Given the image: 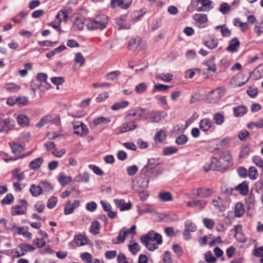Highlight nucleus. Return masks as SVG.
<instances>
[{"label": "nucleus", "mask_w": 263, "mask_h": 263, "mask_svg": "<svg viewBox=\"0 0 263 263\" xmlns=\"http://www.w3.org/2000/svg\"><path fill=\"white\" fill-rule=\"evenodd\" d=\"M137 125L135 121H126L124 124L119 127V130L121 133H124L133 130L137 128Z\"/></svg>", "instance_id": "nucleus-15"}, {"label": "nucleus", "mask_w": 263, "mask_h": 263, "mask_svg": "<svg viewBox=\"0 0 263 263\" xmlns=\"http://www.w3.org/2000/svg\"><path fill=\"white\" fill-rule=\"evenodd\" d=\"M74 210V209L72 206L71 201L70 200L67 201L64 208V214L69 215L73 212Z\"/></svg>", "instance_id": "nucleus-52"}, {"label": "nucleus", "mask_w": 263, "mask_h": 263, "mask_svg": "<svg viewBox=\"0 0 263 263\" xmlns=\"http://www.w3.org/2000/svg\"><path fill=\"white\" fill-rule=\"evenodd\" d=\"M44 162V159L42 157H39L32 160L29 164V167L31 170H36L39 168Z\"/></svg>", "instance_id": "nucleus-25"}, {"label": "nucleus", "mask_w": 263, "mask_h": 263, "mask_svg": "<svg viewBox=\"0 0 263 263\" xmlns=\"http://www.w3.org/2000/svg\"><path fill=\"white\" fill-rule=\"evenodd\" d=\"M100 223L98 221H92L89 229V231L93 235L98 234L99 233Z\"/></svg>", "instance_id": "nucleus-38"}, {"label": "nucleus", "mask_w": 263, "mask_h": 263, "mask_svg": "<svg viewBox=\"0 0 263 263\" xmlns=\"http://www.w3.org/2000/svg\"><path fill=\"white\" fill-rule=\"evenodd\" d=\"M74 61L76 63H79L80 66L83 65L85 62V59L80 52H78L76 54Z\"/></svg>", "instance_id": "nucleus-61"}, {"label": "nucleus", "mask_w": 263, "mask_h": 263, "mask_svg": "<svg viewBox=\"0 0 263 263\" xmlns=\"http://www.w3.org/2000/svg\"><path fill=\"white\" fill-rule=\"evenodd\" d=\"M249 135L250 133L248 130L242 129L239 132L238 137L241 141H245L249 137Z\"/></svg>", "instance_id": "nucleus-57"}, {"label": "nucleus", "mask_w": 263, "mask_h": 263, "mask_svg": "<svg viewBox=\"0 0 263 263\" xmlns=\"http://www.w3.org/2000/svg\"><path fill=\"white\" fill-rule=\"evenodd\" d=\"M193 192L196 194V197L200 198L209 197L213 194V190L211 189L198 188L193 189Z\"/></svg>", "instance_id": "nucleus-13"}, {"label": "nucleus", "mask_w": 263, "mask_h": 263, "mask_svg": "<svg viewBox=\"0 0 263 263\" xmlns=\"http://www.w3.org/2000/svg\"><path fill=\"white\" fill-rule=\"evenodd\" d=\"M230 10V7L226 3H222L219 8V11L223 14H227Z\"/></svg>", "instance_id": "nucleus-64"}, {"label": "nucleus", "mask_w": 263, "mask_h": 263, "mask_svg": "<svg viewBox=\"0 0 263 263\" xmlns=\"http://www.w3.org/2000/svg\"><path fill=\"white\" fill-rule=\"evenodd\" d=\"M67 17V12L63 10H60L56 15V18H57L61 22L62 21H66Z\"/></svg>", "instance_id": "nucleus-48"}, {"label": "nucleus", "mask_w": 263, "mask_h": 263, "mask_svg": "<svg viewBox=\"0 0 263 263\" xmlns=\"http://www.w3.org/2000/svg\"><path fill=\"white\" fill-rule=\"evenodd\" d=\"M170 87V86L164 84H159L155 85L153 90V93H154L155 91H166Z\"/></svg>", "instance_id": "nucleus-49"}, {"label": "nucleus", "mask_w": 263, "mask_h": 263, "mask_svg": "<svg viewBox=\"0 0 263 263\" xmlns=\"http://www.w3.org/2000/svg\"><path fill=\"white\" fill-rule=\"evenodd\" d=\"M166 134L162 129H160L155 136V140L159 142H162L166 137Z\"/></svg>", "instance_id": "nucleus-39"}, {"label": "nucleus", "mask_w": 263, "mask_h": 263, "mask_svg": "<svg viewBox=\"0 0 263 263\" xmlns=\"http://www.w3.org/2000/svg\"><path fill=\"white\" fill-rule=\"evenodd\" d=\"M199 126L200 129L205 132L212 127L213 123L210 119L204 118L200 120Z\"/></svg>", "instance_id": "nucleus-18"}, {"label": "nucleus", "mask_w": 263, "mask_h": 263, "mask_svg": "<svg viewBox=\"0 0 263 263\" xmlns=\"http://www.w3.org/2000/svg\"><path fill=\"white\" fill-rule=\"evenodd\" d=\"M184 226L185 229L191 231V232H194L197 230L196 224L190 220H187L185 221Z\"/></svg>", "instance_id": "nucleus-41"}, {"label": "nucleus", "mask_w": 263, "mask_h": 263, "mask_svg": "<svg viewBox=\"0 0 263 263\" xmlns=\"http://www.w3.org/2000/svg\"><path fill=\"white\" fill-rule=\"evenodd\" d=\"M138 171V167L136 165L129 166L127 168V174L129 176L135 175Z\"/></svg>", "instance_id": "nucleus-62"}, {"label": "nucleus", "mask_w": 263, "mask_h": 263, "mask_svg": "<svg viewBox=\"0 0 263 263\" xmlns=\"http://www.w3.org/2000/svg\"><path fill=\"white\" fill-rule=\"evenodd\" d=\"M253 162L259 167L263 168V160L259 156H255L252 158Z\"/></svg>", "instance_id": "nucleus-63"}, {"label": "nucleus", "mask_w": 263, "mask_h": 263, "mask_svg": "<svg viewBox=\"0 0 263 263\" xmlns=\"http://www.w3.org/2000/svg\"><path fill=\"white\" fill-rule=\"evenodd\" d=\"M253 254L255 256L261 257L260 262L263 263V247H259L255 249Z\"/></svg>", "instance_id": "nucleus-55"}, {"label": "nucleus", "mask_w": 263, "mask_h": 263, "mask_svg": "<svg viewBox=\"0 0 263 263\" xmlns=\"http://www.w3.org/2000/svg\"><path fill=\"white\" fill-rule=\"evenodd\" d=\"M126 17V15H122L119 17L116 18L115 24L119 30L130 29V25L127 21Z\"/></svg>", "instance_id": "nucleus-9"}, {"label": "nucleus", "mask_w": 263, "mask_h": 263, "mask_svg": "<svg viewBox=\"0 0 263 263\" xmlns=\"http://www.w3.org/2000/svg\"><path fill=\"white\" fill-rule=\"evenodd\" d=\"M15 125V121L11 118L5 119L0 122V133H7Z\"/></svg>", "instance_id": "nucleus-7"}, {"label": "nucleus", "mask_w": 263, "mask_h": 263, "mask_svg": "<svg viewBox=\"0 0 263 263\" xmlns=\"http://www.w3.org/2000/svg\"><path fill=\"white\" fill-rule=\"evenodd\" d=\"M18 247L24 254L27 252H33L35 249L32 245L25 243H20Z\"/></svg>", "instance_id": "nucleus-31"}, {"label": "nucleus", "mask_w": 263, "mask_h": 263, "mask_svg": "<svg viewBox=\"0 0 263 263\" xmlns=\"http://www.w3.org/2000/svg\"><path fill=\"white\" fill-rule=\"evenodd\" d=\"M12 174L11 180L15 181H23L25 178V175L24 172H21L18 168H15L11 171Z\"/></svg>", "instance_id": "nucleus-16"}, {"label": "nucleus", "mask_w": 263, "mask_h": 263, "mask_svg": "<svg viewBox=\"0 0 263 263\" xmlns=\"http://www.w3.org/2000/svg\"><path fill=\"white\" fill-rule=\"evenodd\" d=\"M160 163L159 159H149L147 164L141 170V176L149 180L156 178L163 172V169L159 166Z\"/></svg>", "instance_id": "nucleus-1"}, {"label": "nucleus", "mask_w": 263, "mask_h": 263, "mask_svg": "<svg viewBox=\"0 0 263 263\" xmlns=\"http://www.w3.org/2000/svg\"><path fill=\"white\" fill-rule=\"evenodd\" d=\"M204 43L207 47L211 49H213L216 48L218 44L217 40L211 37H210L209 40H204Z\"/></svg>", "instance_id": "nucleus-36"}, {"label": "nucleus", "mask_w": 263, "mask_h": 263, "mask_svg": "<svg viewBox=\"0 0 263 263\" xmlns=\"http://www.w3.org/2000/svg\"><path fill=\"white\" fill-rule=\"evenodd\" d=\"M178 149L173 146H168L163 148V154L165 156L170 155L177 153Z\"/></svg>", "instance_id": "nucleus-44"}, {"label": "nucleus", "mask_w": 263, "mask_h": 263, "mask_svg": "<svg viewBox=\"0 0 263 263\" xmlns=\"http://www.w3.org/2000/svg\"><path fill=\"white\" fill-rule=\"evenodd\" d=\"M88 238L87 237L82 234L76 235L74 236V241L78 246H82L88 243Z\"/></svg>", "instance_id": "nucleus-24"}, {"label": "nucleus", "mask_w": 263, "mask_h": 263, "mask_svg": "<svg viewBox=\"0 0 263 263\" xmlns=\"http://www.w3.org/2000/svg\"><path fill=\"white\" fill-rule=\"evenodd\" d=\"M245 212L244 206L242 203L238 202L235 205V215L236 217H240Z\"/></svg>", "instance_id": "nucleus-33"}, {"label": "nucleus", "mask_w": 263, "mask_h": 263, "mask_svg": "<svg viewBox=\"0 0 263 263\" xmlns=\"http://www.w3.org/2000/svg\"><path fill=\"white\" fill-rule=\"evenodd\" d=\"M86 20L84 16H81L77 17L73 22V26L79 30H82L84 29L85 23H87Z\"/></svg>", "instance_id": "nucleus-22"}, {"label": "nucleus", "mask_w": 263, "mask_h": 263, "mask_svg": "<svg viewBox=\"0 0 263 263\" xmlns=\"http://www.w3.org/2000/svg\"><path fill=\"white\" fill-rule=\"evenodd\" d=\"M73 129L74 130V133L77 135H82L86 134L87 132L86 126L82 122H80L78 124H74L73 125Z\"/></svg>", "instance_id": "nucleus-21"}, {"label": "nucleus", "mask_w": 263, "mask_h": 263, "mask_svg": "<svg viewBox=\"0 0 263 263\" xmlns=\"http://www.w3.org/2000/svg\"><path fill=\"white\" fill-rule=\"evenodd\" d=\"M126 231H125V228H122L120 231L118 235L117 236V241H115L112 239V243L114 244H118L120 243H123L126 236Z\"/></svg>", "instance_id": "nucleus-27"}, {"label": "nucleus", "mask_w": 263, "mask_h": 263, "mask_svg": "<svg viewBox=\"0 0 263 263\" xmlns=\"http://www.w3.org/2000/svg\"><path fill=\"white\" fill-rule=\"evenodd\" d=\"M5 88L11 92H15L20 89V86L14 83H8L6 84Z\"/></svg>", "instance_id": "nucleus-45"}, {"label": "nucleus", "mask_w": 263, "mask_h": 263, "mask_svg": "<svg viewBox=\"0 0 263 263\" xmlns=\"http://www.w3.org/2000/svg\"><path fill=\"white\" fill-rule=\"evenodd\" d=\"M166 113L163 111H152L149 117V122L158 123L166 116Z\"/></svg>", "instance_id": "nucleus-11"}, {"label": "nucleus", "mask_w": 263, "mask_h": 263, "mask_svg": "<svg viewBox=\"0 0 263 263\" xmlns=\"http://www.w3.org/2000/svg\"><path fill=\"white\" fill-rule=\"evenodd\" d=\"M111 121L110 118H106L105 117H99L95 119L93 121V124L95 126H98L101 124H107Z\"/></svg>", "instance_id": "nucleus-30"}, {"label": "nucleus", "mask_w": 263, "mask_h": 263, "mask_svg": "<svg viewBox=\"0 0 263 263\" xmlns=\"http://www.w3.org/2000/svg\"><path fill=\"white\" fill-rule=\"evenodd\" d=\"M215 29L216 30H220L223 37H229L231 35V31L228 29L225 24L217 26Z\"/></svg>", "instance_id": "nucleus-26"}, {"label": "nucleus", "mask_w": 263, "mask_h": 263, "mask_svg": "<svg viewBox=\"0 0 263 263\" xmlns=\"http://www.w3.org/2000/svg\"><path fill=\"white\" fill-rule=\"evenodd\" d=\"M52 120V118L50 116H46L41 119L39 122L36 124V126L38 127H42L50 121Z\"/></svg>", "instance_id": "nucleus-42"}, {"label": "nucleus", "mask_w": 263, "mask_h": 263, "mask_svg": "<svg viewBox=\"0 0 263 263\" xmlns=\"http://www.w3.org/2000/svg\"><path fill=\"white\" fill-rule=\"evenodd\" d=\"M158 198L162 202L171 201L173 200V196L171 193L168 192L159 193Z\"/></svg>", "instance_id": "nucleus-32"}, {"label": "nucleus", "mask_w": 263, "mask_h": 263, "mask_svg": "<svg viewBox=\"0 0 263 263\" xmlns=\"http://www.w3.org/2000/svg\"><path fill=\"white\" fill-rule=\"evenodd\" d=\"M89 174L87 172H84L82 174H80L78 175L76 178L75 180L76 181L78 182H82L87 183L89 180Z\"/></svg>", "instance_id": "nucleus-37"}, {"label": "nucleus", "mask_w": 263, "mask_h": 263, "mask_svg": "<svg viewBox=\"0 0 263 263\" xmlns=\"http://www.w3.org/2000/svg\"><path fill=\"white\" fill-rule=\"evenodd\" d=\"M187 140L186 136L181 135L176 138L175 142L178 145H183L187 142Z\"/></svg>", "instance_id": "nucleus-56"}, {"label": "nucleus", "mask_w": 263, "mask_h": 263, "mask_svg": "<svg viewBox=\"0 0 263 263\" xmlns=\"http://www.w3.org/2000/svg\"><path fill=\"white\" fill-rule=\"evenodd\" d=\"M146 13V9L142 8L139 10L134 11L131 14V19L133 21H137Z\"/></svg>", "instance_id": "nucleus-29"}, {"label": "nucleus", "mask_w": 263, "mask_h": 263, "mask_svg": "<svg viewBox=\"0 0 263 263\" xmlns=\"http://www.w3.org/2000/svg\"><path fill=\"white\" fill-rule=\"evenodd\" d=\"M43 189L41 185L32 184L30 188V192L33 196L37 197L42 193Z\"/></svg>", "instance_id": "nucleus-28"}, {"label": "nucleus", "mask_w": 263, "mask_h": 263, "mask_svg": "<svg viewBox=\"0 0 263 263\" xmlns=\"http://www.w3.org/2000/svg\"><path fill=\"white\" fill-rule=\"evenodd\" d=\"M17 121L18 124L22 126H28L29 123L28 118L23 114L18 116Z\"/></svg>", "instance_id": "nucleus-34"}, {"label": "nucleus", "mask_w": 263, "mask_h": 263, "mask_svg": "<svg viewBox=\"0 0 263 263\" xmlns=\"http://www.w3.org/2000/svg\"><path fill=\"white\" fill-rule=\"evenodd\" d=\"M193 18L199 28L204 27V24L208 21L207 15L205 14L196 13L193 15Z\"/></svg>", "instance_id": "nucleus-12"}, {"label": "nucleus", "mask_w": 263, "mask_h": 263, "mask_svg": "<svg viewBox=\"0 0 263 263\" xmlns=\"http://www.w3.org/2000/svg\"><path fill=\"white\" fill-rule=\"evenodd\" d=\"M203 223L204 226L208 229H212L215 224L214 220L212 219L208 218H204L203 219Z\"/></svg>", "instance_id": "nucleus-50"}, {"label": "nucleus", "mask_w": 263, "mask_h": 263, "mask_svg": "<svg viewBox=\"0 0 263 263\" xmlns=\"http://www.w3.org/2000/svg\"><path fill=\"white\" fill-rule=\"evenodd\" d=\"M81 259L85 261L86 263H91L92 261V258L91 255L88 253L85 252L81 254Z\"/></svg>", "instance_id": "nucleus-60"}, {"label": "nucleus", "mask_w": 263, "mask_h": 263, "mask_svg": "<svg viewBox=\"0 0 263 263\" xmlns=\"http://www.w3.org/2000/svg\"><path fill=\"white\" fill-rule=\"evenodd\" d=\"M255 79H257L263 77V64L258 66L254 70Z\"/></svg>", "instance_id": "nucleus-54"}, {"label": "nucleus", "mask_w": 263, "mask_h": 263, "mask_svg": "<svg viewBox=\"0 0 263 263\" xmlns=\"http://www.w3.org/2000/svg\"><path fill=\"white\" fill-rule=\"evenodd\" d=\"M9 144L11 147L12 153L15 155V156L14 157H10L5 159L6 162H8V161H14L23 158L29 155L31 153V152H29L27 154H22V152L25 149L24 147L17 142H12L9 143Z\"/></svg>", "instance_id": "nucleus-4"}, {"label": "nucleus", "mask_w": 263, "mask_h": 263, "mask_svg": "<svg viewBox=\"0 0 263 263\" xmlns=\"http://www.w3.org/2000/svg\"><path fill=\"white\" fill-rule=\"evenodd\" d=\"M234 115L236 117H240L243 116L248 111V108L245 105H240L233 108Z\"/></svg>", "instance_id": "nucleus-20"}, {"label": "nucleus", "mask_w": 263, "mask_h": 263, "mask_svg": "<svg viewBox=\"0 0 263 263\" xmlns=\"http://www.w3.org/2000/svg\"><path fill=\"white\" fill-rule=\"evenodd\" d=\"M213 121L217 125H221L224 122V113L223 111L215 113L213 116Z\"/></svg>", "instance_id": "nucleus-23"}, {"label": "nucleus", "mask_w": 263, "mask_h": 263, "mask_svg": "<svg viewBox=\"0 0 263 263\" xmlns=\"http://www.w3.org/2000/svg\"><path fill=\"white\" fill-rule=\"evenodd\" d=\"M142 243L146 247V248L151 251H153L158 248V246L159 245L157 243H152L151 241H146V242H144V241H141Z\"/></svg>", "instance_id": "nucleus-53"}, {"label": "nucleus", "mask_w": 263, "mask_h": 263, "mask_svg": "<svg viewBox=\"0 0 263 263\" xmlns=\"http://www.w3.org/2000/svg\"><path fill=\"white\" fill-rule=\"evenodd\" d=\"M114 203L117 207L120 208L121 211L128 210L132 207L131 203L128 202L125 203L124 199H115Z\"/></svg>", "instance_id": "nucleus-19"}, {"label": "nucleus", "mask_w": 263, "mask_h": 263, "mask_svg": "<svg viewBox=\"0 0 263 263\" xmlns=\"http://www.w3.org/2000/svg\"><path fill=\"white\" fill-rule=\"evenodd\" d=\"M25 213V210L23 208H21V205H16L12 209L11 214L13 216L23 215Z\"/></svg>", "instance_id": "nucleus-43"}, {"label": "nucleus", "mask_w": 263, "mask_h": 263, "mask_svg": "<svg viewBox=\"0 0 263 263\" xmlns=\"http://www.w3.org/2000/svg\"><path fill=\"white\" fill-rule=\"evenodd\" d=\"M225 94V89L223 87H218L212 90L207 96L208 102L210 103H216Z\"/></svg>", "instance_id": "nucleus-5"}, {"label": "nucleus", "mask_w": 263, "mask_h": 263, "mask_svg": "<svg viewBox=\"0 0 263 263\" xmlns=\"http://www.w3.org/2000/svg\"><path fill=\"white\" fill-rule=\"evenodd\" d=\"M204 259L208 263H216L217 260V259L213 256L210 251H208L205 253Z\"/></svg>", "instance_id": "nucleus-47"}, {"label": "nucleus", "mask_w": 263, "mask_h": 263, "mask_svg": "<svg viewBox=\"0 0 263 263\" xmlns=\"http://www.w3.org/2000/svg\"><path fill=\"white\" fill-rule=\"evenodd\" d=\"M144 110L143 109L141 108H136L129 110L124 117L125 121H134V120H136L143 115Z\"/></svg>", "instance_id": "nucleus-8"}, {"label": "nucleus", "mask_w": 263, "mask_h": 263, "mask_svg": "<svg viewBox=\"0 0 263 263\" xmlns=\"http://www.w3.org/2000/svg\"><path fill=\"white\" fill-rule=\"evenodd\" d=\"M147 89V85L144 83H141L135 87V91L138 93L144 92Z\"/></svg>", "instance_id": "nucleus-59"}, {"label": "nucleus", "mask_w": 263, "mask_h": 263, "mask_svg": "<svg viewBox=\"0 0 263 263\" xmlns=\"http://www.w3.org/2000/svg\"><path fill=\"white\" fill-rule=\"evenodd\" d=\"M141 241H154L158 245H161L162 243V238L161 234L156 233L155 231H149L147 234L142 235L140 238Z\"/></svg>", "instance_id": "nucleus-6"}, {"label": "nucleus", "mask_w": 263, "mask_h": 263, "mask_svg": "<svg viewBox=\"0 0 263 263\" xmlns=\"http://www.w3.org/2000/svg\"><path fill=\"white\" fill-rule=\"evenodd\" d=\"M232 161L231 154L228 151L223 152L219 158H212V163L214 165V170L219 171L224 169Z\"/></svg>", "instance_id": "nucleus-3"}, {"label": "nucleus", "mask_w": 263, "mask_h": 263, "mask_svg": "<svg viewBox=\"0 0 263 263\" xmlns=\"http://www.w3.org/2000/svg\"><path fill=\"white\" fill-rule=\"evenodd\" d=\"M108 22L109 19L107 16L101 14L93 18H88L86 25L87 29L90 31L96 29L103 30L106 27Z\"/></svg>", "instance_id": "nucleus-2"}, {"label": "nucleus", "mask_w": 263, "mask_h": 263, "mask_svg": "<svg viewBox=\"0 0 263 263\" xmlns=\"http://www.w3.org/2000/svg\"><path fill=\"white\" fill-rule=\"evenodd\" d=\"M172 74H170L169 73L167 74H158L156 76V78L158 79H160L165 82H170L172 79Z\"/></svg>", "instance_id": "nucleus-58"}, {"label": "nucleus", "mask_w": 263, "mask_h": 263, "mask_svg": "<svg viewBox=\"0 0 263 263\" xmlns=\"http://www.w3.org/2000/svg\"><path fill=\"white\" fill-rule=\"evenodd\" d=\"M70 177H66L63 174H60L59 177V181L63 185H65L71 181Z\"/></svg>", "instance_id": "nucleus-46"}, {"label": "nucleus", "mask_w": 263, "mask_h": 263, "mask_svg": "<svg viewBox=\"0 0 263 263\" xmlns=\"http://www.w3.org/2000/svg\"><path fill=\"white\" fill-rule=\"evenodd\" d=\"M234 189L238 191L242 195H247L249 192V183L247 181H243L241 183L236 185Z\"/></svg>", "instance_id": "nucleus-17"}, {"label": "nucleus", "mask_w": 263, "mask_h": 263, "mask_svg": "<svg viewBox=\"0 0 263 263\" xmlns=\"http://www.w3.org/2000/svg\"><path fill=\"white\" fill-rule=\"evenodd\" d=\"M128 249L133 254L135 255L140 251V247L137 242H135L133 244H130L128 246Z\"/></svg>", "instance_id": "nucleus-51"}, {"label": "nucleus", "mask_w": 263, "mask_h": 263, "mask_svg": "<svg viewBox=\"0 0 263 263\" xmlns=\"http://www.w3.org/2000/svg\"><path fill=\"white\" fill-rule=\"evenodd\" d=\"M129 105V102L127 101H122L117 102L112 105L111 108L113 110H118L120 109L126 107Z\"/></svg>", "instance_id": "nucleus-35"}, {"label": "nucleus", "mask_w": 263, "mask_h": 263, "mask_svg": "<svg viewBox=\"0 0 263 263\" xmlns=\"http://www.w3.org/2000/svg\"><path fill=\"white\" fill-rule=\"evenodd\" d=\"M258 172L257 169L254 166L249 167L248 171V176L250 179L252 180H255L258 177Z\"/></svg>", "instance_id": "nucleus-40"}, {"label": "nucleus", "mask_w": 263, "mask_h": 263, "mask_svg": "<svg viewBox=\"0 0 263 263\" xmlns=\"http://www.w3.org/2000/svg\"><path fill=\"white\" fill-rule=\"evenodd\" d=\"M240 44V43L238 38L234 37L229 42V45L227 47L226 50L229 52H236L238 51Z\"/></svg>", "instance_id": "nucleus-14"}, {"label": "nucleus", "mask_w": 263, "mask_h": 263, "mask_svg": "<svg viewBox=\"0 0 263 263\" xmlns=\"http://www.w3.org/2000/svg\"><path fill=\"white\" fill-rule=\"evenodd\" d=\"M149 180L145 178L143 176H142L141 178H139V180L137 181V189H136V185H134L133 186V189L136 190L137 191L139 192L140 194L141 193H143V190L146 189L148 186Z\"/></svg>", "instance_id": "nucleus-10"}]
</instances>
